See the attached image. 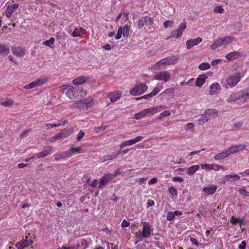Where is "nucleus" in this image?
Wrapping results in <instances>:
<instances>
[{
	"label": "nucleus",
	"mask_w": 249,
	"mask_h": 249,
	"mask_svg": "<svg viewBox=\"0 0 249 249\" xmlns=\"http://www.w3.org/2000/svg\"><path fill=\"white\" fill-rule=\"evenodd\" d=\"M139 85L140 87V89L142 92V93H143L144 92L147 90L148 87L145 84H140Z\"/></svg>",
	"instance_id": "nucleus-57"
},
{
	"label": "nucleus",
	"mask_w": 249,
	"mask_h": 249,
	"mask_svg": "<svg viewBox=\"0 0 249 249\" xmlns=\"http://www.w3.org/2000/svg\"><path fill=\"white\" fill-rule=\"evenodd\" d=\"M54 38L52 37L49 40L43 41L42 42V44L45 46H47L48 47H52V45L54 43Z\"/></svg>",
	"instance_id": "nucleus-30"
},
{
	"label": "nucleus",
	"mask_w": 249,
	"mask_h": 249,
	"mask_svg": "<svg viewBox=\"0 0 249 249\" xmlns=\"http://www.w3.org/2000/svg\"><path fill=\"white\" fill-rule=\"evenodd\" d=\"M144 23L142 18L138 20V27L139 29H141L144 26Z\"/></svg>",
	"instance_id": "nucleus-61"
},
{
	"label": "nucleus",
	"mask_w": 249,
	"mask_h": 249,
	"mask_svg": "<svg viewBox=\"0 0 249 249\" xmlns=\"http://www.w3.org/2000/svg\"><path fill=\"white\" fill-rule=\"evenodd\" d=\"M186 23L185 22H183L179 24V28L178 29V30L179 32L178 36H181L183 31L186 29Z\"/></svg>",
	"instance_id": "nucleus-37"
},
{
	"label": "nucleus",
	"mask_w": 249,
	"mask_h": 249,
	"mask_svg": "<svg viewBox=\"0 0 249 249\" xmlns=\"http://www.w3.org/2000/svg\"><path fill=\"white\" fill-rule=\"evenodd\" d=\"M142 18L143 19L144 23L146 25H151L153 24V20L151 18L148 16H144L142 17Z\"/></svg>",
	"instance_id": "nucleus-31"
},
{
	"label": "nucleus",
	"mask_w": 249,
	"mask_h": 249,
	"mask_svg": "<svg viewBox=\"0 0 249 249\" xmlns=\"http://www.w3.org/2000/svg\"><path fill=\"white\" fill-rule=\"evenodd\" d=\"M129 30V27L127 25H124L123 28L122 27L123 36L124 37H127L128 36Z\"/></svg>",
	"instance_id": "nucleus-36"
},
{
	"label": "nucleus",
	"mask_w": 249,
	"mask_h": 249,
	"mask_svg": "<svg viewBox=\"0 0 249 249\" xmlns=\"http://www.w3.org/2000/svg\"><path fill=\"white\" fill-rule=\"evenodd\" d=\"M205 112L209 120L211 119H215L218 116V111L215 109H208Z\"/></svg>",
	"instance_id": "nucleus-12"
},
{
	"label": "nucleus",
	"mask_w": 249,
	"mask_h": 249,
	"mask_svg": "<svg viewBox=\"0 0 249 249\" xmlns=\"http://www.w3.org/2000/svg\"><path fill=\"white\" fill-rule=\"evenodd\" d=\"M18 6L19 4L18 3H16L12 5H9L5 10L6 16L8 18H10L14 11L18 8Z\"/></svg>",
	"instance_id": "nucleus-9"
},
{
	"label": "nucleus",
	"mask_w": 249,
	"mask_h": 249,
	"mask_svg": "<svg viewBox=\"0 0 249 249\" xmlns=\"http://www.w3.org/2000/svg\"><path fill=\"white\" fill-rule=\"evenodd\" d=\"M175 218L174 215L172 212H169L167 213V219L168 221H172Z\"/></svg>",
	"instance_id": "nucleus-60"
},
{
	"label": "nucleus",
	"mask_w": 249,
	"mask_h": 249,
	"mask_svg": "<svg viewBox=\"0 0 249 249\" xmlns=\"http://www.w3.org/2000/svg\"><path fill=\"white\" fill-rule=\"evenodd\" d=\"M179 32L178 30H175L172 31V32L170 34V36H169L170 37H176V38H178L181 36H178Z\"/></svg>",
	"instance_id": "nucleus-43"
},
{
	"label": "nucleus",
	"mask_w": 249,
	"mask_h": 249,
	"mask_svg": "<svg viewBox=\"0 0 249 249\" xmlns=\"http://www.w3.org/2000/svg\"><path fill=\"white\" fill-rule=\"evenodd\" d=\"M107 127V125H101L94 128V130L96 132H99L102 130H104Z\"/></svg>",
	"instance_id": "nucleus-56"
},
{
	"label": "nucleus",
	"mask_w": 249,
	"mask_h": 249,
	"mask_svg": "<svg viewBox=\"0 0 249 249\" xmlns=\"http://www.w3.org/2000/svg\"><path fill=\"white\" fill-rule=\"evenodd\" d=\"M207 76L205 74L200 75L196 79V85L197 87H200L204 83Z\"/></svg>",
	"instance_id": "nucleus-16"
},
{
	"label": "nucleus",
	"mask_w": 249,
	"mask_h": 249,
	"mask_svg": "<svg viewBox=\"0 0 249 249\" xmlns=\"http://www.w3.org/2000/svg\"><path fill=\"white\" fill-rule=\"evenodd\" d=\"M81 245L83 247L84 249H86L89 246V243L85 239H82L81 240Z\"/></svg>",
	"instance_id": "nucleus-50"
},
{
	"label": "nucleus",
	"mask_w": 249,
	"mask_h": 249,
	"mask_svg": "<svg viewBox=\"0 0 249 249\" xmlns=\"http://www.w3.org/2000/svg\"><path fill=\"white\" fill-rule=\"evenodd\" d=\"M72 109L78 108L79 109H85V103L82 101H78L70 105Z\"/></svg>",
	"instance_id": "nucleus-17"
},
{
	"label": "nucleus",
	"mask_w": 249,
	"mask_h": 249,
	"mask_svg": "<svg viewBox=\"0 0 249 249\" xmlns=\"http://www.w3.org/2000/svg\"><path fill=\"white\" fill-rule=\"evenodd\" d=\"M48 80V78H40L38 79V80L36 81V83L37 86H41L43 84H45L47 82Z\"/></svg>",
	"instance_id": "nucleus-40"
},
{
	"label": "nucleus",
	"mask_w": 249,
	"mask_h": 249,
	"mask_svg": "<svg viewBox=\"0 0 249 249\" xmlns=\"http://www.w3.org/2000/svg\"><path fill=\"white\" fill-rule=\"evenodd\" d=\"M123 35L122 27H120L119 28L117 35L115 36L116 39H119L121 38Z\"/></svg>",
	"instance_id": "nucleus-51"
},
{
	"label": "nucleus",
	"mask_w": 249,
	"mask_h": 249,
	"mask_svg": "<svg viewBox=\"0 0 249 249\" xmlns=\"http://www.w3.org/2000/svg\"><path fill=\"white\" fill-rule=\"evenodd\" d=\"M235 39V37L233 36H226L223 38H221L222 45H227L229 43L232 42Z\"/></svg>",
	"instance_id": "nucleus-24"
},
{
	"label": "nucleus",
	"mask_w": 249,
	"mask_h": 249,
	"mask_svg": "<svg viewBox=\"0 0 249 249\" xmlns=\"http://www.w3.org/2000/svg\"><path fill=\"white\" fill-rule=\"evenodd\" d=\"M16 246L18 249H24L25 248L27 247V241L22 240L18 242L16 244Z\"/></svg>",
	"instance_id": "nucleus-28"
},
{
	"label": "nucleus",
	"mask_w": 249,
	"mask_h": 249,
	"mask_svg": "<svg viewBox=\"0 0 249 249\" xmlns=\"http://www.w3.org/2000/svg\"><path fill=\"white\" fill-rule=\"evenodd\" d=\"M66 95L70 99L75 98V93L73 88H71L66 91Z\"/></svg>",
	"instance_id": "nucleus-34"
},
{
	"label": "nucleus",
	"mask_w": 249,
	"mask_h": 249,
	"mask_svg": "<svg viewBox=\"0 0 249 249\" xmlns=\"http://www.w3.org/2000/svg\"><path fill=\"white\" fill-rule=\"evenodd\" d=\"M160 90L158 87H156L150 93L152 97L156 95H157L159 92Z\"/></svg>",
	"instance_id": "nucleus-59"
},
{
	"label": "nucleus",
	"mask_w": 249,
	"mask_h": 249,
	"mask_svg": "<svg viewBox=\"0 0 249 249\" xmlns=\"http://www.w3.org/2000/svg\"><path fill=\"white\" fill-rule=\"evenodd\" d=\"M242 93L243 95V98L247 97V98L249 99V89H246L242 91Z\"/></svg>",
	"instance_id": "nucleus-64"
},
{
	"label": "nucleus",
	"mask_w": 249,
	"mask_h": 249,
	"mask_svg": "<svg viewBox=\"0 0 249 249\" xmlns=\"http://www.w3.org/2000/svg\"><path fill=\"white\" fill-rule=\"evenodd\" d=\"M201 167L202 169H205L209 170H212V164H201Z\"/></svg>",
	"instance_id": "nucleus-48"
},
{
	"label": "nucleus",
	"mask_w": 249,
	"mask_h": 249,
	"mask_svg": "<svg viewBox=\"0 0 249 249\" xmlns=\"http://www.w3.org/2000/svg\"><path fill=\"white\" fill-rule=\"evenodd\" d=\"M36 86H37V85L36 82V81H34L32 82L31 83H30L29 84L26 85L24 88L25 89H30L33 88L35 87Z\"/></svg>",
	"instance_id": "nucleus-46"
},
{
	"label": "nucleus",
	"mask_w": 249,
	"mask_h": 249,
	"mask_svg": "<svg viewBox=\"0 0 249 249\" xmlns=\"http://www.w3.org/2000/svg\"><path fill=\"white\" fill-rule=\"evenodd\" d=\"M169 193L172 195H177V191L174 187H171L169 188Z\"/></svg>",
	"instance_id": "nucleus-63"
},
{
	"label": "nucleus",
	"mask_w": 249,
	"mask_h": 249,
	"mask_svg": "<svg viewBox=\"0 0 249 249\" xmlns=\"http://www.w3.org/2000/svg\"><path fill=\"white\" fill-rule=\"evenodd\" d=\"M80 247V245L79 244L74 245L72 246L66 247L64 246H62L61 249H78Z\"/></svg>",
	"instance_id": "nucleus-53"
},
{
	"label": "nucleus",
	"mask_w": 249,
	"mask_h": 249,
	"mask_svg": "<svg viewBox=\"0 0 249 249\" xmlns=\"http://www.w3.org/2000/svg\"><path fill=\"white\" fill-rule=\"evenodd\" d=\"M12 53L18 57H22L25 54V50L19 47L12 48Z\"/></svg>",
	"instance_id": "nucleus-10"
},
{
	"label": "nucleus",
	"mask_w": 249,
	"mask_h": 249,
	"mask_svg": "<svg viewBox=\"0 0 249 249\" xmlns=\"http://www.w3.org/2000/svg\"><path fill=\"white\" fill-rule=\"evenodd\" d=\"M241 80L239 72H236L229 76L226 80L225 87L227 89L235 87Z\"/></svg>",
	"instance_id": "nucleus-1"
},
{
	"label": "nucleus",
	"mask_w": 249,
	"mask_h": 249,
	"mask_svg": "<svg viewBox=\"0 0 249 249\" xmlns=\"http://www.w3.org/2000/svg\"><path fill=\"white\" fill-rule=\"evenodd\" d=\"M243 220L240 219L239 218H236L234 216H232L231 218V222L232 224L235 225L237 223L241 224L242 223Z\"/></svg>",
	"instance_id": "nucleus-42"
},
{
	"label": "nucleus",
	"mask_w": 249,
	"mask_h": 249,
	"mask_svg": "<svg viewBox=\"0 0 249 249\" xmlns=\"http://www.w3.org/2000/svg\"><path fill=\"white\" fill-rule=\"evenodd\" d=\"M114 178L113 174H107L104 176V178H105L106 179H107V181L108 182Z\"/></svg>",
	"instance_id": "nucleus-52"
},
{
	"label": "nucleus",
	"mask_w": 249,
	"mask_h": 249,
	"mask_svg": "<svg viewBox=\"0 0 249 249\" xmlns=\"http://www.w3.org/2000/svg\"><path fill=\"white\" fill-rule=\"evenodd\" d=\"M225 178H227V181H231V178H233L235 180H238L240 179V177L237 175H229L225 176Z\"/></svg>",
	"instance_id": "nucleus-39"
},
{
	"label": "nucleus",
	"mask_w": 249,
	"mask_h": 249,
	"mask_svg": "<svg viewBox=\"0 0 249 249\" xmlns=\"http://www.w3.org/2000/svg\"><path fill=\"white\" fill-rule=\"evenodd\" d=\"M52 151V147L48 146L42 152L36 154V158L38 159L47 157Z\"/></svg>",
	"instance_id": "nucleus-11"
},
{
	"label": "nucleus",
	"mask_w": 249,
	"mask_h": 249,
	"mask_svg": "<svg viewBox=\"0 0 249 249\" xmlns=\"http://www.w3.org/2000/svg\"><path fill=\"white\" fill-rule=\"evenodd\" d=\"M205 112L204 114L198 120V123L200 125L203 124L204 123L207 122L209 119L207 117Z\"/></svg>",
	"instance_id": "nucleus-35"
},
{
	"label": "nucleus",
	"mask_w": 249,
	"mask_h": 249,
	"mask_svg": "<svg viewBox=\"0 0 249 249\" xmlns=\"http://www.w3.org/2000/svg\"><path fill=\"white\" fill-rule=\"evenodd\" d=\"M174 93V89L173 88H169L165 90L163 92H162L160 95H162L164 94H173Z\"/></svg>",
	"instance_id": "nucleus-49"
},
{
	"label": "nucleus",
	"mask_w": 249,
	"mask_h": 249,
	"mask_svg": "<svg viewBox=\"0 0 249 249\" xmlns=\"http://www.w3.org/2000/svg\"><path fill=\"white\" fill-rule=\"evenodd\" d=\"M171 115V112L169 110H166L160 113L158 117V119L162 120L163 118L169 116Z\"/></svg>",
	"instance_id": "nucleus-33"
},
{
	"label": "nucleus",
	"mask_w": 249,
	"mask_h": 249,
	"mask_svg": "<svg viewBox=\"0 0 249 249\" xmlns=\"http://www.w3.org/2000/svg\"><path fill=\"white\" fill-rule=\"evenodd\" d=\"M129 92L130 94L133 96L142 94L139 85H136L130 90Z\"/></svg>",
	"instance_id": "nucleus-20"
},
{
	"label": "nucleus",
	"mask_w": 249,
	"mask_h": 249,
	"mask_svg": "<svg viewBox=\"0 0 249 249\" xmlns=\"http://www.w3.org/2000/svg\"><path fill=\"white\" fill-rule=\"evenodd\" d=\"M246 148V145L244 144H238L230 146L227 150L229 156L234 153L239 152L243 150Z\"/></svg>",
	"instance_id": "nucleus-4"
},
{
	"label": "nucleus",
	"mask_w": 249,
	"mask_h": 249,
	"mask_svg": "<svg viewBox=\"0 0 249 249\" xmlns=\"http://www.w3.org/2000/svg\"><path fill=\"white\" fill-rule=\"evenodd\" d=\"M221 42V38H218L211 46V49L213 50H214L219 46L223 45Z\"/></svg>",
	"instance_id": "nucleus-26"
},
{
	"label": "nucleus",
	"mask_w": 249,
	"mask_h": 249,
	"mask_svg": "<svg viewBox=\"0 0 249 249\" xmlns=\"http://www.w3.org/2000/svg\"><path fill=\"white\" fill-rule=\"evenodd\" d=\"M85 103V107H86V109H88L89 107H91L93 104V100H91L87 102H84Z\"/></svg>",
	"instance_id": "nucleus-55"
},
{
	"label": "nucleus",
	"mask_w": 249,
	"mask_h": 249,
	"mask_svg": "<svg viewBox=\"0 0 249 249\" xmlns=\"http://www.w3.org/2000/svg\"><path fill=\"white\" fill-rule=\"evenodd\" d=\"M202 41V38L200 37H198L195 39H191L186 42L187 49H190L193 47L197 45Z\"/></svg>",
	"instance_id": "nucleus-6"
},
{
	"label": "nucleus",
	"mask_w": 249,
	"mask_h": 249,
	"mask_svg": "<svg viewBox=\"0 0 249 249\" xmlns=\"http://www.w3.org/2000/svg\"><path fill=\"white\" fill-rule=\"evenodd\" d=\"M0 104L4 107L11 106L13 104V101L12 100H8L6 101L1 102Z\"/></svg>",
	"instance_id": "nucleus-45"
},
{
	"label": "nucleus",
	"mask_w": 249,
	"mask_h": 249,
	"mask_svg": "<svg viewBox=\"0 0 249 249\" xmlns=\"http://www.w3.org/2000/svg\"><path fill=\"white\" fill-rule=\"evenodd\" d=\"M152 231V226L148 223H145L142 227V232L139 236L143 238H148L151 236Z\"/></svg>",
	"instance_id": "nucleus-2"
},
{
	"label": "nucleus",
	"mask_w": 249,
	"mask_h": 249,
	"mask_svg": "<svg viewBox=\"0 0 249 249\" xmlns=\"http://www.w3.org/2000/svg\"><path fill=\"white\" fill-rule=\"evenodd\" d=\"M243 125V123L242 122H238L236 124H235L234 125L232 126L231 128V130L232 131H235L237 130H238L241 127V126Z\"/></svg>",
	"instance_id": "nucleus-44"
},
{
	"label": "nucleus",
	"mask_w": 249,
	"mask_h": 249,
	"mask_svg": "<svg viewBox=\"0 0 249 249\" xmlns=\"http://www.w3.org/2000/svg\"><path fill=\"white\" fill-rule=\"evenodd\" d=\"M239 54L238 52H232L227 54L225 57L229 60H235L238 57Z\"/></svg>",
	"instance_id": "nucleus-21"
},
{
	"label": "nucleus",
	"mask_w": 249,
	"mask_h": 249,
	"mask_svg": "<svg viewBox=\"0 0 249 249\" xmlns=\"http://www.w3.org/2000/svg\"><path fill=\"white\" fill-rule=\"evenodd\" d=\"M86 33V30L83 28L80 27L79 29L75 28L71 34V36L74 37L80 36V35H84Z\"/></svg>",
	"instance_id": "nucleus-18"
},
{
	"label": "nucleus",
	"mask_w": 249,
	"mask_h": 249,
	"mask_svg": "<svg viewBox=\"0 0 249 249\" xmlns=\"http://www.w3.org/2000/svg\"><path fill=\"white\" fill-rule=\"evenodd\" d=\"M211 67L210 65L208 63H202L198 66L199 69L202 71H204L210 69Z\"/></svg>",
	"instance_id": "nucleus-38"
},
{
	"label": "nucleus",
	"mask_w": 249,
	"mask_h": 249,
	"mask_svg": "<svg viewBox=\"0 0 249 249\" xmlns=\"http://www.w3.org/2000/svg\"><path fill=\"white\" fill-rule=\"evenodd\" d=\"M214 12L215 13L222 14L224 12V9L221 6H216L214 9Z\"/></svg>",
	"instance_id": "nucleus-54"
},
{
	"label": "nucleus",
	"mask_w": 249,
	"mask_h": 249,
	"mask_svg": "<svg viewBox=\"0 0 249 249\" xmlns=\"http://www.w3.org/2000/svg\"><path fill=\"white\" fill-rule=\"evenodd\" d=\"M210 91L209 94L210 95H214L217 94L221 89V87L220 85L215 82L212 84L210 86Z\"/></svg>",
	"instance_id": "nucleus-13"
},
{
	"label": "nucleus",
	"mask_w": 249,
	"mask_h": 249,
	"mask_svg": "<svg viewBox=\"0 0 249 249\" xmlns=\"http://www.w3.org/2000/svg\"><path fill=\"white\" fill-rule=\"evenodd\" d=\"M212 170L214 171H218L220 169H221L222 170H224V167L222 165L212 164Z\"/></svg>",
	"instance_id": "nucleus-47"
},
{
	"label": "nucleus",
	"mask_w": 249,
	"mask_h": 249,
	"mask_svg": "<svg viewBox=\"0 0 249 249\" xmlns=\"http://www.w3.org/2000/svg\"><path fill=\"white\" fill-rule=\"evenodd\" d=\"M142 136H137L133 139L126 141L124 142H122L120 144V147L121 148H123L125 146L131 145L132 144L136 143V142H140L141 140H142Z\"/></svg>",
	"instance_id": "nucleus-7"
},
{
	"label": "nucleus",
	"mask_w": 249,
	"mask_h": 249,
	"mask_svg": "<svg viewBox=\"0 0 249 249\" xmlns=\"http://www.w3.org/2000/svg\"><path fill=\"white\" fill-rule=\"evenodd\" d=\"M10 53V50L7 48L6 46L0 43V54H8Z\"/></svg>",
	"instance_id": "nucleus-29"
},
{
	"label": "nucleus",
	"mask_w": 249,
	"mask_h": 249,
	"mask_svg": "<svg viewBox=\"0 0 249 249\" xmlns=\"http://www.w3.org/2000/svg\"><path fill=\"white\" fill-rule=\"evenodd\" d=\"M145 113H144L143 110L135 114V118L136 120L140 119L143 117L145 116Z\"/></svg>",
	"instance_id": "nucleus-41"
},
{
	"label": "nucleus",
	"mask_w": 249,
	"mask_h": 249,
	"mask_svg": "<svg viewBox=\"0 0 249 249\" xmlns=\"http://www.w3.org/2000/svg\"><path fill=\"white\" fill-rule=\"evenodd\" d=\"M178 60V57L176 56L172 55L160 60L158 63L161 64L162 65H173L176 63Z\"/></svg>",
	"instance_id": "nucleus-5"
},
{
	"label": "nucleus",
	"mask_w": 249,
	"mask_h": 249,
	"mask_svg": "<svg viewBox=\"0 0 249 249\" xmlns=\"http://www.w3.org/2000/svg\"><path fill=\"white\" fill-rule=\"evenodd\" d=\"M241 98H243V95L242 93V91H240L237 93H231L228 98L227 101L228 102H236L238 100H240Z\"/></svg>",
	"instance_id": "nucleus-8"
},
{
	"label": "nucleus",
	"mask_w": 249,
	"mask_h": 249,
	"mask_svg": "<svg viewBox=\"0 0 249 249\" xmlns=\"http://www.w3.org/2000/svg\"><path fill=\"white\" fill-rule=\"evenodd\" d=\"M62 154L64 158L70 157L72 154L71 149L69 150L65 151Z\"/></svg>",
	"instance_id": "nucleus-58"
},
{
	"label": "nucleus",
	"mask_w": 249,
	"mask_h": 249,
	"mask_svg": "<svg viewBox=\"0 0 249 249\" xmlns=\"http://www.w3.org/2000/svg\"><path fill=\"white\" fill-rule=\"evenodd\" d=\"M229 156L227 151L222 153L216 154L214 157V159L215 160H220L225 159Z\"/></svg>",
	"instance_id": "nucleus-25"
},
{
	"label": "nucleus",
	"mask_w": 249,
	"mask_h": 249,
	"mask_svg": "<svg viewBox=\"0 0 249 249\" xmlns=\"http://www.w3.org/2000/svg\"><path fill=\"white\" fill-rule=\"evenodd\" d=\"M163 108L164 107L162 106H160L157 107L146 108L143 111L145 113V115H147L149 114H155L160 111V109H163Z\"/></svg>",
	"instance_id": "nucleus-14"
},
{
	"label": "nucleus",
	"mask_w": 249,
	"mask_h": 249,
	"mask_svg": "<svg viewBox=\"0 0 249 249\" xmlns=\"http://www.w3.org/2000/svg\"><path fill=\"white\" fill-rule=\"evenodd\" d=\"M120 154V152H118V153H115L113 156L112 155H108L104 156L102 158V161H107V160H113L114 158H117Z\"/></svg>",
	"instance_id": "nucleus-27"
},
{
	"label": "nucleus",
	"mask_w": 249,
	"mask_h": 249,
	"mask_svg": "<svg viewBox=\"0 0 249 249\" xmlns=\"http://www.w3.org/2000/svg\"><path fill=\"white\" fill-rule=\"evenodd\" d=\"M121 96V92H114L110 93L109 95L110 100L111 102H114L118 100Z\"/></svg>",
	"instance_id": "nucleus-19"
},
{
	"label": "nucleus",
	"mask_w": 249,
	"mask_h": 249,
	"mask_svg": "<svg viewBox=\"0 0 249 249\" xmlns=\"http://www.w3.org/2000/svg\"><path fill=\"white\" fill-rule=\"evenodd\" d=\"M86 80V77L84 76H80L75 78L73 81L72 84L73 85H81L85 82Z\"/></svg>",
	"instance_id": "nucleus-22"
},
{
	"label": "nucleus",
	"mask_w": 249,
	"mask_h": 249,
	"mask_svg": "<svg viewBox=\"0 0 249 249\" xmlns=\"http://www.w3.org/2000/svg\"><path fill=\"white\" fill-rule=\"evenodd\" d=\"M171 78V75L167 71H163L159 72L153 76V80H158L160 81H163L166 83L168 82Z\"/></svg>",
	"instance_id": "nucleus-3"
},
{
	"label": "nucleus",
	"mask_w": 249,
	"mask_h": 249,
	"mask_svg": "<svg viewBox=\"0 0 249 249\" xmlns=\"http://www.w3.org/2000/svg\"><path fill=\"white\" fill-rule=\"evenodd\" d=\"M199 169L198 165H194L187 169V173L189 175H193L197 170Z\"/></svg>",
	"instance_id": "nucleus-23"
},
{
	"label": "nucleus",
	"mask_w": 249,
	"mask_h": 249,
	"mask_svg": "<svg viewBox=\"0 0 249 249\" xmlns=\"http://www.w3.org/2000/svg\"><path fill=\"white\" fill-rule=\"evenodd\" d=\"M217 187L214 185L208 186L202 189L203 192L207 195H212L215 193Z\"/></svg>",
	"instance_id": "nucleus-15"
},
{
	"label": "nucleus",
	"mask_w": 249,
	"mask_h": 249,
	"mask_svg": "<svg viewBox=\"0 0 249 249\" xmlns=\"http://www.w3.org/2000/svg\"><path fill=\"white\" fill-rule=\"evenodd\" d=\"M72 129H64L63 131H61V133L63 138H67L69 137L72 133Z\"/></svg>",
	"instance_id": "nucleus-32"
},
{
	"label": "nucleus",
	"mask_w": 249,
	"mask_h": 249,
	"mask_svg": "<svg viewBox=\"0 0 249 249\" xmlns=\"http://www.w3.org/2000/svg\"><path fill=\"white\" fill-rule=\"evenodd\" d=\"M239 192L240 195L244 196H249V192L246 191L244 189H240Z\"/></svg>",
	"instance_id": "nucleus-62"
}]
</instances>
